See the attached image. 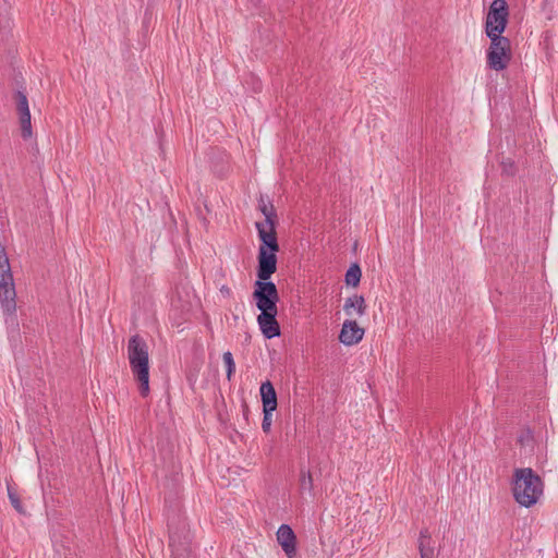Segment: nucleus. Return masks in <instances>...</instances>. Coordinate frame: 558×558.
Segmentation results:
<instances>
[{"label":"nucleus","mask_w":558,"mask_h":558,"mask_svg":"<svg viewBox=\"0 0 558 558\" xmlns=\"http://www.w3.org/2000/svg\"><path fill=\"white\" fill-rule=\"evenodd\" d=\"M509 20V5L506 0H493L485 20L486 36L502 35Z\"/></svg>","instance_id":"6e6552de"},{"label":"nucleus","mask_w":558,"mask_h":558,"mask_svg":"<svg viewBox=\"0 0 558 558\" xmlns=\"http://www.w3.org/2000/svg\"><path fill=\"white\" fill-rule=\"evenodd\" d=\"M169 547L172 558H194L191 547V533L187 523L180 513L172 511L168 517Z\"/></svg>","instance_id":"20e7f679"},{"label":"nucleus","mask_w":558,"mask_h":558,"mask_svg":"<svg viewBox=\"0 0 558 558\" xmlns=\"http://www.w3.org/2000/svg\"><path fill=\"white\" fill-rule=\"evenodd\" d=\"M172 305H175L177 306V300L174 298H172V301H171Z\"/></svg>","instance_id":"c85d7f7f"},{"label":"nucleus","mask_w":558,"mask_h":558,"mask_svg":"<svg viewBox=\"0 0 558 558\" xmlns=\"http://www.w3.org/2000/svg\"><path fill=\"white\" fill-rule=\"evenodd\" d=\"M352 310H354L359 316H363L366 313V303L363 295L354 294L345 300L343 311L347 315L351 316Z\"/></svg>","instance_id":"2eb2a0df"},{"label":"nucleus","mask_w":558,"mask_h":558,"mask_svg":"<svg viewBox=\"0 0 558 558\" xmlns=\"http://www.w3.org/2000/svg\"><path fill=\"white\" fill-rule=\"evenodd\" d=\"M278 311H264L257 316V323L263 336L272 339L281 335L280 325L277 320Z\"/></svg>","instance_id":"9d476101"},{"label":"nucleus","mask_w":558,"mask_h":558,"mask_svg":"<svg viewBox=\"0 0 558 558\" xmlns=\"http://www.w3.org/2000/svg\"><path fill=\"white\" fill-rule=\"evenodd\" d=\"M487 37L490 39L487 49L488 68L497 72L507 69L512 58L510 39L499 34Z\"/></svg>","instance_id":"423d86ee"},{"label":"nucleus","mask_w":558,"mask_h":558,"mask_svg":"<svg viewBox=\"0 0 558 558\" xmlns=\"http://www.w3.org/2000/svg\"><path fill=\"white\" fill-rule=\"evenodd\" d=\"M544 483L541 476L531 468L515 469L512 480L514 500L525 507L534 506L543 495Z\"/></svg>","instance_id":"f03ea898"},{"label":"nucleus","mask_w":558,"mask_h":558,"mask_svg":"<svg viewBox=\"0 0 558 558\" xmlns=\"http://www.w3.org/2000/svg\"><path fill=\"white\" fill-rule=\"evenodd\" d=\"M504 167H505V168L507 167V169H510V168H512V167H513V163H512V162H510V163H509V166H507V163H504Z\"/></svg>","instance_id":"b1692460"},{"label":"nucleus","mask_w":558,"mask_h":558,"mask_svg":"<svg viewBox=\"0 0 558 558\" xmlns=\"http://www.w3.org/2000/svg\"><path fill=\"white\" fill-rule=\"evenodd\" d=\"M277 542L288 558H296V535L289 524H281L277 531Z\"/></svg>","instance_id":"9b49d317"},{"label":"nucleus","mask_w":558,"mask_h":558,"mask_svg":"<svg viewBox=\"0 0 558 558\" xmlns=\"http://www.w3.org/2000/svg\"><path fill=\"white\" fill-rule=\"evenodd\" d=\"M222 360L227 369V378L228 380H231L235 373V362L232 353L230 351L225 352L222 355Z\"/></svg>","instance_id":"aec40b11"},{"label":"nucleus","mask_w":558,"mask_h":558,"mask_svg":"<svg viewBox=\"0 0 558 558\" xmlns=\"http://www.w3.org/2000/svg\"><path fill=\"white\" fill-rule=\"evenodd\" d=\"M247 411H248V405L244 404V414H246Z\"/></svg>","instance_id":"cd10ccee"},{"label":"nucleus","mask_w":558,"mask_h":558,"mask_svg":"<svg viewBox=\"0 0 558 558\" xmlns=\"http://www.w3.org/2000/svg\"><path fill=\"white\" fill-rule=\"evenodd\" d=\"M11 271L9 258L3 245L0 244V275H4V271Z\"/></svg>","instance_id":"412c9836"},{"label":"nucleus","mask_w":558,"mask_h":558,"mask_svg":"<svg viewBox=\"0 0 558 558\" xmlns=\"http://www.w3.org/2000/svg\"><path fill=\"white\" fill-rule=\"evenodd\" d=\"M220 291H221L222 293L230 294V289H229L228 287H226V286H223V287L220 289Z\"/></svg>","instance_id":"5701e85b"},{"label":"nucleus","mask_w":558,"mask_h":558,"mask_svg":"<svg viewBox=\"0 0 558 558\" xmlns=\"http://www.w3.org/2000/svg\"><path fill=\"white\" fill-rule=\"evenodd\" d=\"M504 167H505V168L507 167V169H510V168H512V167H513V163H512V162H510V163H509V166H507V163H504Z\"/></svg>","instance_id":"a878e982"},{"label":"nucleus","mask_w":558,"mask_h":558,"mask_svg":"<svg viewBox=\"0 0 558 558\" xmlns=\"http://www.w3.org/2000/svg\"><path fill=\"white\" fill-rule=\"evenodd\" d=\"M362 270L360 265L357 263H353L344 275V281L347 286L355 288L360 284Z\"/></svg>","instance_id":"f3484780"},{"label":"nucleus","mask_w":558,"mask_h":558,"mask_svg":"<svg viewBox=\"0 0 558 558\" xmlns=\"http://www.w3.org/2000/svg\"><path fill=\"white\" fill-rule=\"evenodd\" d=\"M259 392L263 403V410H276L278 405L277 392L271 381L266 380L262 383Z\"/></svg>","instance_id":"ddd939ff"},{"label":"nucleus","mask_w":558,"mask_h":558,"mask_svg":"<svg viewBox=\"0 0 558 558\" xmlns=\"http://www.w3.org/2000/svg\"><path fill=\"white\" fill-rule=\"evenodd\" d=\"M181 307H182V310H183V311H184V310H186V311H189V310H190L189 304L182 305Z\"/></svg>","instance_id":"bb28decb"},{"label":"nucleus","mask_w":558,"mask_h":558,"mask_svg":"<svg viewBox=\"0 0 558 558\" xmlns=\"http://www.w3.org/2000/svg\"><path fill=\"white\" fill-rule=\"evenodd\" d=\"M14 99L16 101V111L21 125V136L23 140H28L33 135V130L27 96L23 90H17L14 94Z\"/></svg>","instance_id":"1a4fd4ad"},{"label":"nucleus","mask_w":558,"mask_h":558,"mask_svg":"<svg viewBox=\"0 0 558 558\" xmlns=\"http://www.w3.org/2000/svg\"><path fill=\"white\" fill-rule=\"evenodd\" d=\"M274 411L275 410H263L264 417H263V422H262V429L266 434H268L270 432L271 417H272Z\"/></svg>","instance_id":"4be33fe9"},{"label":"nucleus","mask_w":558,"mask_h":558,"mask_svg":"<svg viewBox=\"0 0 558 558\" xmlns=\"http://www.w3.org/2000/svg\"><path fill=\"white\" fill-rule=\"evenodd\" d=\"M270 277H264L254 282L253 299L257 308L264 311H278L279 293L276 284L269 280Z\"/></svg>","instance_id":"0eeeda50"},{"label":"nucleus","mask_w":558,"mask_h":558,"mask_svg":"<svg viewBox=\"0 0 558 558\" xmlns=\"http://www.w3.org/2000/svg\"><path fill=\"white\" fill-rule=\"evenodd\" d=\"M418 550L421 558H435L432 535L427 529H423L420 532Z\"/></svg>","instance_id":"4468645a"},{"label":"nucleus","mask_w":558,"mask_h":558,"mask_svg":"<svg viewBox=\"0 0 558 558\" xmlns=\"http://www.w3.org/2000/svg\"><path fill=\"white\" fill-rule=\"evenodd\" d=\"M364 332L355 320H345L339 333V341L344 345L356 344L363 339Z\"/></svg>","instance_id":"f8f14e48"},{"label":"nucleus","mask_w":558,"mask_h":558,"mask_svg":"<svg viewBox=\"0 0 558 558\" xmlns=\"http://www.w3.org/2000/svg\"><path fill=\"white\" fill-rule=\"evenodd\" d=\"M7 490H8V497L10 499L12 507L21 514L25 513V509L22 505V501L17 494L16 488L14 486L8 484Z\"/></svg>","instance_id":"6ab92c4d"},{"label":"nucleus","mask_w":558,"mask_h":558,"mask_svg":"<svg viewBox=\"0 0 558 558\" xmlns=\"http://www.w3.org/2000/svg\"><path fill=\"white\" fill-rule=\"evenodd\" d=\"M300 490L301 493H308L311 496L314 490V481L310 470H301L300 472Z\"/></svg>","instance_id":"a211bd4d"},{"label":"nucleus","mask_w":558,"mask_h":558,"mask_svg":"<svg viewBox=\"0 0 558 558\" xmlns=\"http://www.w3.org/2000/svg\"><path fill=\"white\" fill-rule=\"evenodd\" d=\"M277 223H255L260 241L256 268V275L259 279L271 277L277 271V253L280 250L276 232Z\"/></svg>","instance_id":"f257e3e1"},{"label":"nucleus","mask_w":558,"mask_h":558,"mask_svg":"<svg viewBox=\"0 0 558 558\" xmlns=\"http://www.w3.org/2000/svg\"><path fill=\"white\" fill-rule=\"evenodd\" d=\"M0 307L9 332L17 333L20 323L16 315V291L12 271L0 275Z\"/></svg>","instance_id":"39448f33"},{"label":"nucleus","mask_w":558,"mask_h":558,"mask_svg":"<svg viewBox=\"0 0 558 558\" xmlns=\"http://www.w3.org/2000/svg\"><path fill=\"white\" fill-rule=\"evenodd\" d=\"M258 209L265 216L263 223L278 222L276 209L268 196L260 194L258 197Z\"/></svg>","instance_id":"dca6fc26"},{"label":"nucleus","mask_w":558,"mask_h":558,"mask_svg":"<svg viewBox=\"0 0 558 558\" xmlns=\"http://www.w3.org/2000/svg\"><path fill=\"white\" fill-rule=\"evenodd\" d=\"M128 357L131 371L138 383L140 395L145 398L149 395L148 345L140 335L129 339Z\"/></svg>","instance_id":"7ed1b4c3"},{"label":"nucleus","mask_w":558,"mask_h":558,"mask_svg":"<svg viewBox=\"0 0 558 558\" xmlns=\"http://www.w3.org/2000/svg\"><path fill=\"white\" fill-rule=\"evenodd\" d=\"M504 167H505V168L507 167V169H510V168H512V167H513V163H512V162H510V163H509V166H507V163H504Z\"/></svg>","instance_id":"393cba45"}]
</instances>
